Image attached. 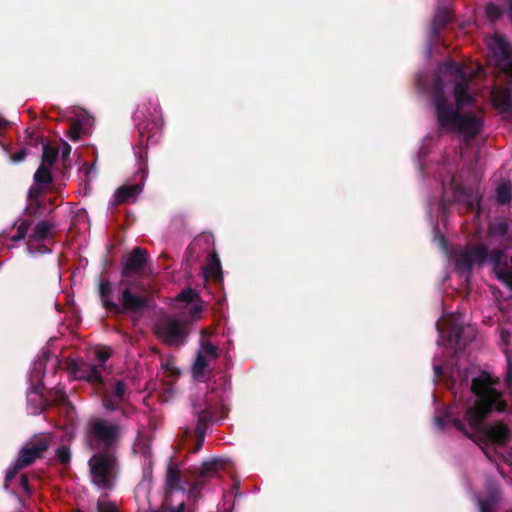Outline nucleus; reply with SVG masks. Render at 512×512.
<instances>
[{
    "instance_id": "f257e3e1",
    "label": "nucleus",
    "mask_w": 512,
    "mask_h": 512,
    "mask_svg": "<svg viewBox=\"0 0 512 512\" xmlns=\"http://www.w3.org/2000/svg\"><path fill=\"white\" fill-rule=\"evenodd\" d=\"M500 383L498 377L482 371L471 381L470 391L474 399L467 401L464 412L468 428L450 410L435 417L436 426L444 429L448 425H453L478 445L490 443L500 447L506 446L512 435L508 425L503 421L484 423L492 413H512V405L506 400V394L498 388Z\"/></svg>"
},
{
    "instance_id": "f03ea898",
    "label": "nucleus",
    "mask_w": 512,
    "mask_h": 512,
    "mask_svg": "<svg viewBox=\"0 0 512 512\" xmlns=\"http://www.w3.org/2000/svg\"><path fill=\"white\" fill-rule=\"evenodd\" d=\"M118 303L112 301V284L109 279L99 280L98 294L104 309L113 315H128L134 323L150 308L151 294L139 279L120 280Z\"/></svg>"
},
{
    "instance_id": "7ed1b4c3",
    "label": "nucleus",
    "mask_w": 512,
    "mask_h": 512,
    "mask_svg": "<svg viewBox=\"0 0 512 512\" xmlns=\"http://www.w3.org/2000/svg\"><path fill=\"white\" fill-rule=\"evenodd\" d=\"M455 271L461 276L469 277L475 267L491 264L499 280L512 285V255L506 259L505 249L489 250L484 244H467L454 252Z\"/></svg>"
},
{
    "instance_id": "20e7f679",
    "label": "nucleus",
    "mask_w": 512,
    "mask_h": 512,
    "mask_svg": "<svg viewBox=\"0 0 512 512\" xmlns=\"http://www.w3.org/2000/svg\"><path fill=\"white\" fill-rule=\"evenodd\" d=\"M122 434L123 429L118 423L97 417L87 423L85 441L91 450L116 452Z\"/></svg>"
},
{
    "instance_id": "39448f33",
    "label": "nucleus",
    "mask_w": 512,
    "mask_h": 512,
    "mask_svg": "<svg viewBox=\"0 0 512 512\" xmlns=\"http://www.w3.org/2000/svg\"><path fill=\"white\" fill-rule=\"evenodd\" d=\"M91 480L101 490H112L119 473L116 452H96L88 461Z\"/></svg>"
},
{
    "instance_id": "423d86ee",
    "label": "nucleus",
    "mask_w": 512,
    "mask_h": 512,
    "mask_svg": "<svg viewBox=\"0 0 512 512\" xmlns=\"http://www.w3.org/2000/svg\"><path fill=\"white\" fill-rule=\"evenodd\" d=\"M431 101L439 128L453 131L460 112L449 104L444 91V83L439 76L434 79Z\"/></svg>"
},
{
    "instance_id": "0eeeda50",
    "label": "nucleus",
    "mask_w": 512,
    "mask_h": 512,
    "mask_svg": "<svg viewBox=\"0 0 512 512\" xmlns=\"http://www.w3.org/2000/svg\"><path fill=\"white\" fill-rule=\"evenodd\" d=\"M440 71L449 73L455 76L458 80L454 85V96L457 109L473 105L475 98L469 93V82L471 77L464 71V69L455 61H447L440 66Z\"/></svg>"
},
{
    "instance_id": "6e6552de",
    "label": "nucleus",
    "mask_w": 512,
    "mask_h": 512,
    "mask_svg": "<svg viewBox=\"0 0 512 512\" xmlns=\"http://www.w3.org/2000/svg\"><path fill=\"white\" fill-rule=\"evenodd\" d=\"M154 332L168 346L184 344L188 335L185 323L173 316L162 317L156 323Z\"/></svg>"
},
{
    "instance_id": "1a4fd4ad",
    "label": "nucleus",
    "mask_w": 512,
    "mask_h": 512,
    "mask_svg": "<svg viewBox=\"0 0 512 512\" xmlns=\"http://www.w3.org/2000/svg\"><path fill=\"white\" fill-rule=\"evenodd\" d=\"M96 393L101 397L105 410L109 412L121 411L125 417L128 416V412L123 405L128 402L129 393L127 385L123 380H115L111 388H108L104 382L103 386H100Z\"/></svg>"
},
{
    "instance_id": "9d476101",
    "label": "nucleus",
    "mask_w": 512,
    "mask_h": 512,
    "mask_svg": "<svg viewBox=\"0 0 512 512\" xmlns=\"http://www.w3.org/2000/svg\"><path fill=\"white\" fill-rule=\"evenodd\" d=\"M149 262V254L142 247H135L133 250L125 254L121 261V280H131L133 276L149 275L151 271H147Z\"/></svg>"
},
{
    "instance_id": "9b49d317",
    "label": "nucleus",
    "mask_w": 512,
    "mask_h": 512,
    "mask_svg": "<svg viewBox=\"0 0 512 512\" xmlns=\"http://www.w3.org/2000/svg\"><path fill=\"white\" fill-rule=\"evenodd\" d=\"M51 444L48 434H35L26 441L19 451L18 459L26 467L32 465L37 459H41Z\"/></svg>"
},
{
    "instance_id": "f8f14e48",
    "label": "nucleus",
    "mask_w": 512,
    "mask_h": 512,
    "mask_svg": "<svg viewBox=\"0 0 512 512\" xmlns=\"http://www.w3.org/2000/svg\"><path fill=\"white\" fill-rule=\"evenodd\" d=\"M68 369L75 379L86 381L97 391L104 384L103 372L95 363L71 360Z\"/></svg>"
},
{
    "instance_id": "ddd939ff",
    "label": "nucleus",
    "mask_w": 512,
    "mask_h": 512,
    "mask_svg": "<svg viewBox=\"0 0 512 512\" xmlns=\"http://www.w3.org/2000/svg\"><path fill=\"white\" fill-rule=\"evenodd\" d=\"M489 47L493 56L497 58L499 70L512 77V51L507 39L504 36L495 35Z\"/></svg>"
},
{
    "instance_id": "4468645a",
    "label": "nucleus",
    "mask_w": 512,
    "mask_h": 512,
    "mask_svg": "<svg viewBox=\"0 0 512 512\" xmlns=\"http://www.w3.org/2000/svg\"><path fill=\"white\" fill-rule=\"evenodd\" d=\"M192 415L197 418L195 431L206 432L213 420L211 405L205 397H195L191 400Z\"/></svg>"
},
{
    "instance_id": "2eb2a0df",
    "label": "nucleus",
    "mask_w": 512,
    "mask_h": 512,
    "mask_svg": "<svg viewBox=\"0 0 512 512\" xmlns=\"http://www.w3.org/2000/svg\"><path fill=\"white\" fill-rule=\"evenodd\" d=\"M453 194L455 200L459 203L465 204L468 211L480 212L482 194L478 188L455 184L453 186Z\"/></svg>"
},
{
    "instance_id": "dca6fc26",
    "label": "nucleus",
    "mask_w": 512,
    "mask_h": 512,
    "mask_svg": "<svg viewBox=\"0 0 512 512\" xmlns=\"http://www.w3.org/2000/svg\"><path fill=\"white\" fill-rule=\"evenodd\" d=\"M146 174L145 171L142 173V177L139 183L132 185H122L114 193L113 199L110 201L111 206H119L124 203L135 201L137 196L141 194L144 187V180Z\"/></svg>"
},
{
    "instance_id": "f3484780",
    "label": "nucleus",
    "mask_w": 512,
    "mask_h": 512,
    "mask_svg": "<svg viewBox=\"0 0 512 512\" xmlns=\"http://www.w3.org/2000/svg\"><path fill=\"white\" fill-rule=\"evenodd\" d=\"M224 467L225 462L222 459L213 458L204 462L200 468L199 477L195 481L193 488L196 490L202 489L205 484V479L216 477Z\"/></svg>"
},
{
    "instance_id": "a211bd4d",
    "label": "nucleus",
    "mask_w": 512,
    "mask_h": 512,
    "mask_svg": "<svg viewBox=\"0 0 512 512\" xmlns=\"http://www.w3.org/2000/svg\"><path fill=\"white\" fill-rule=\"evenodd\" d=\"M481 128L482 122L475 114L460 113L453 131L475 137L480 132Z\"/></svg>"
},
{
    "instance_id": "6ab92c4d",
    "label": "nucleus",
    "mask_w": 512,
    "mask_h": 512,
    "mask_svg": "<svg viewBox=\"0 0 512 512\" xmlns=\"http://www.w3.org/2000/svg\"><path fill=\"white\" fill-rule=\"evenodd\" d=\"M165 487L166 494H171L176 490H183L181 486V471L178 467V464L172 459L167 464Z\"/></svg>"
},
{
    "instance_id": "aec40b11",
    "label": "nucleus",
    "mask_w": 512,
    "mask_h": 512,
    "mask_svg": "<svg viewBox=\"0 0 512 512\" xmlns=\"http://www.w3.org/2000/svg\"><path fill=\"white\" fill-rule=\"evenodd\" d=\"M512 98V91L509 87L494 86L491 90V101L494 108L503 112L508 108Z\"/></svg>"
},
{
    "instance_id": "412c9836",
    "label": "nucleus",
    "mask_w": 512,
    "mask_h": 512,
    "mask_svg": "<svg viewBox=\"0 0 512 512\" xmlns=\"http://www.w3.org/2000/svg\"><path fill=\"white\" fill-rule=\"evenodd\" d=\"M204 276L206 279H213L216 283H222L223 281L221 263L215 252L210 256V263L205 267Z\"/></svg>"
},
{
    "instance_id": "4be33fe9",
    "label": "nucleus",
    "mask_w": 512,
    "mask_h": 512,
    "mask_svg": "<svg viewBox=\"0 0 512 512\" xmlns=\"http://www.w3.org/2000/svg\"><path fill=\"white\" fill-rule=\"evenodd\" d=\"M52 205H53V203L50 200L44 201V200L40 199V200L29 201V204L26 207L25 211L29 216L38 218V217L45 215L46 213H51L54 210V208L53 207L49 208L48 206H52Z\"/></svg>"
},
{
    "instance_id": "5701e85b",
    "label": "nucleus",
    "mask_w": 512,
    "mask_h": 512,
    "mask_svg": "<svg viewBox=\"0 0 512 512\" xmlns=\"http://www.w3.org/2000/svg\"><path fill=\"white\" fill-rule=\"evenodd\" d=\"M55 225L49 221L38 222L32 230L30 240L35 242H42L46 240L50 235Z\"/></svg>"
},
{
    "instance_id": "b1692460",
    "label": "nucleus",
    "mask_w": 512,
    "mask_h": 512,
    "mask_svg": "<svg viewBox=\"0 0 512 512\" xmlns=\"http://www.w3.org/2000/svg\"><path fill=\"white\" fill-rule=\"evenodd\" d=\"M495 199L499 205L510 203L512 199V186L510 182H502L498 185L496 188Z\"/></svg>"
},
{
    "instance_id": "393cba45",
    "label": "nucleus",
    "mask_w": 512,
    "mask_h": 512,
    "mask_svg": "<svg viewBox=\"0 0 512 512\" xmlns=\"http://www.w3.org/2000/svg\"><path fill=\"white\" fill-rule=\"evenodd\" d=\"M209 358L204 353H198L196 360L192 366L193 377L197 380L204 378V372L209 366Z\"/></svg>"
},
{
    "instance_id": "a878e982",
    "label": "nucleus",
    "mask_w": 512,
    "mask_h": 512,
    "mask_svg": "<svg viewBox=\"0 0 512 512\" xmlns=\"http://www.w3.org/2000/svg\"><path fill=\"white\" fill-rule=\"evenodd\" d=\"M509 232V224L505 220H498L489 224L488 236L494 237H505Z\"/></svg>"
},
{
    "instance_id": "bb28decb",
    "label": "nucleus",
    "mask_w": 512,
    "mask_h": 512,
    "mask_svg": "<svg viewBox=\"0 0 512 512\" xmlns=\"http://www.w3.org/2000/svg\"><path fill=\"white\" fill-rule=\"evenodd\" d=\"M506 358V371L504 376L506 391L503 392L506 394V400L512 405V358L508 353L506 354Z\"/></svg>"
},
{
    "instance_id": "cd10ccee",
    "label": "nucleus",
    "mask_w": 512,
    "mask_h": 512,
    "mask_svg": "<svg viewBox=\"0 0 512 512\" xmlns=\"http://www.w3.org/2000/svg\"><path fill=\"white\" fill-rule=\"evenodd\" d=\"M34 182L37 184L48 185L52 182L53 177L50 171V167L41 165L38 167L36 172L34 173Z\"/></svg>"
},
{
    "instance_id": "c85d7f7f",
    "label": "nucleus",
    "mask_w": 512,
    "mask_h": 512,
    "mask_svg": "<svg viewBox=\"0 0 512 512\" xmlns=\"http://www.w3.org/2000/svg\"><path fill=\"white\" fill-rule=\"evenodd\" d=\"M58 149L52 147L50 144H43L42 162L41 165L51 167L58 157Z\"/></svg>"
},
{
    "instance_id": "c756f323",
    "label": "nucleus",
    "mask_w": 512,
    "mask_h": 512,
    "mask_svg": "<svg viewBox=\"0 0 512 512\" xmlns=\"http://www.w3.org/2000/svg\"><path fill=\"white\" fill-rule=\"evenodd\" d=\"M498 502L499 498L497 494L490 495L485 499H480L478 501L479 512H495L497 509Z\"/></svg>"
},
{
    "instance_id": "7c9ffc66",
    "label": "nucleus",
    "mask_w": 512,
    "mask_h": 512,
    "mask_svg": "<svg viewBox=\"0 0 512 512\" xmlns=\"http://www.w3.org/2000/svg\"><path fill=\"white\" fill-rule=\"evenodd\" d=\"M55 456L59 464L68 467L71 463V449L67 445L58 447L55 451Z\"/></svg>"
},
{
    "instance_id": "2f4dec72",
    "label": "nucleus",
    "mask_w": 512,
    "mask_h": 512,
    "mask_svg": "<svg viewBox=\"0 0 512 512\" xmlns=\"http://www.w3.org/2000/svg\"><path fill=\"white\" fill-rule=\"evenodd\" d=\"M31 222L27 219L22 220L17 226L16 234L11 237L12 242L24 240L27 236Z\"/></svg>"
},
{
    "instance_id": "473e14b6",
    "label": "nucleus",
    "mask_w": 512,
    "mask_h": 512,
    "mask_svg": "<svg viewBox=\"0 0 512 512\" xmlns=\"http://www.w3.org/2000/svg\"><path fill=\"white\" fill-rule=\"evenodd\" d=\"M25 467H26L25 465H22L20 463V460L18 458L16 459L15 463L9 467V469L6 472L5 482H4V487L6 489L8 488L9 483L16 477L17 473Z\"/></svg>"
},
{
    "instance_id": "72a5a7b5",
    "label": "nucleus",
    "mask_w": 512,
    "mask_h": 512,
    "mask_svg": "<svg viewBox=\"0 0 512 512\" xmlns=\"http://www.w3.org/2000/svg\"><path fill=\"white\" fill-rule=\"evenodd\" d=\"M112 350L107 347L103 349H98L95 352L96 359L99 361L98 364H96L102 371H106V361L111 357Z\"/></svg>"
},
{
    "instance_id": "f704fd0d",
    "label": "nucleus",
    "mask_w": 512,
    "mask_h": 512,
    "mask_svg": "<svg viewBox=\"0 0 512 512\" xmlns=\"http://www.w3.org/2000/svg\"><path fill=\"white\" fill-rule=\"evenodd\" d=\"M81 131H82V123L80 120H74L68 131H67V137L73 141V142H77L80 140V136H81Z\"/></svg>"
},
{
    "instance_id": "c9c22d12",
    "label": "nucleus",
    "mask_w": 512,
    "mask_h": 512,
    "mask_svg": "<svg viewBox=\"0 0 512 512\" xmlns=\"http://www.w3.org/2000/svg\"><path fill=\"white\" fill-rule=\"evenodd\" d=\"M198 298V293L191 288L182 290L175 298L177 302L193 303Z\"/></svg>"
},
{
    "instance_id": "e433bc0d",
    "label": "nucleus",
    "mask_w": 512,
    "mask_h": 512,
    "mask_svg": "<svg viewBox=\"0 0 512 512\" xmlns=\"http://www.w3.org/2000/svg\"><path fill=\"white\" fill-rule=\"evenodd\" d=\"M97 512H121L115 502L98 500L96 503Z\"/></svg>"
},
{
    "instance_id": "4c0bfd02",
    "label": "nucleus",
    "mask_w": 512,
    "mask_h": 512,
    "mask_svg": "<svg viewBox=\"0 0 512 512\" xmlns=\"http://www.w3.org/2000/svg\"><path fill=\"white\" fill-rule=\"evenodd\" d=\"M485 12H486L487 17L492 21L500 19L503 14L502 9L499 6H497L496 4L491 3V2L486 4Z\"/></svg>"
},
{
    "instance_id": "58836bf2",
    "label": "nucleus",
    "mask_w": 512,
    "mask_h": 512,
    "mask_svg": "<svg viewBox=\"0 0 512 512\" xmlns=\"http://www.w3.org/2000/svg\"><path fill=\"white\" fill-rule=\"evenodd\" d=\"M198 353H204L210 360H216L219 356L217 347L210 342H204Z\"/></svg>"
},
{
    "instance_id": "ea45409f",
    "label": "nucleus",
    "mask_w": 512,
    "mask_h": 512,
    "mask_svg": "<svg viewBox=\"0 0 512 512\" xmlns=\"http://www.w3.org/2000/svg\"><path fill=\"white\" fill-rule=\"evenodd\" d=\"M44 186L45 185L43 184H37L34 182L28 190V201L40 200L41 195L44 193Z\"/></svg>"
},
{
    "instance_id": "a19ab883",
    "label": "nucleus",
    "mask_w": 512,
    "mask_h": 512,
    "mask_svg": "<svg viewBox=\"0 0 512 512\" xmlns=\"http://www.w3.org/2000/svg\"><path fill=\"white\" fill-rule=\"evenodd\" d=\"M169 494H166L165 500L163 503L162 512H184L185 503L181 502L178 506L174 507L169 503Z\"/></svg>"
},
{
    "instance_id": "79ce46f5",
    "label": "nucleus",
    "mask_w": 512,
    "mask_h": 512,
    "mask_svg": "<svg viewBox=\"0 0 512 512\" xmlns=\"http://www.w3.org/2000/svg\"><path fill=\"white\" fill-rule=\"evenodd\" d=\"M27 156V149L25 147H21L17 152L10 154V160L14 163L22 162Z\"/></svg>"
},
{
    "instance_id": "37998d69",
    "label": "nucleus",
    "mask_w": 512,
    "mask_h": 512,
    "mask_svg": "<svg viewBox=\"0 0 512 512\" xmlns=\"http://www.w3.org/2000/svg\"><path fill=\"white\" fill-rule=\"evenodd\" d=\"M206 432L202 431H195L196 436V444L195 447L192 449V452L196 453L199 452L203 446L204 439H205Z\"/></svg>"
},
{
    "instance_id": "c03bdc74",
    "label": "nucleus",
    "mask_w": 512,
    "mask_h": 512,
    "mask_svg": "<svg viewBox=\"0 0 512 512\" xmlns=\"http://www.w3.org/2000/svg\"><path fill=\"white\" fill-rule=\"evenodd\" d=\"M20 486L25 491L27 495L31 494V488L29 486L28 476L26 474H21L20 476Z\"/></svg>"
},
{
    "instance_id": "a18cd8bd",
    "label": "nucleus",
    "mask_w": 512,
    "mask_h": 512,
    "mask_svg": "<svg viewBox=\"0 0 512 512\" xmlns=\"http://www.w3.org/2000/svg\"><path fill=\"white\" fill-rule=\"evenodd\" d=\"M32 396H34L37 399V401H39L40 405H44V398L38 388L34 387L28 394L29 402L32 400Z\"/></svg>"
},
{
    "instance_id": "49530a36",
    "label": "nucleus",
    "mask_w": 512,
    "mask_h": 512,
    "mask_svg": "<svg viewBox=\"0 0 512 512\" xmlns=\"http://www.w3.org/2000/svg\"><path fill=\"white\" fill-rule=\"evenodd\" d=\"M481 450L483 451V453L485 454V456L487 457V459L489 461H491V462L494 461V453H495L494 449L485 447V446H481Z\"/></svg>"
},
{
    "instance_id": "de8ad7c7",
    "label": "nucleus",
    "mask_w": 512,
    "mask_h": 512,
    "mask_svg": "<svg viewBox=\"0 0 512 512\" xmlns=\"http://www.w3.org/2000/svg\"><path fill=\"white\" fill-rule=\"evenodd\" d=\"M67 399L66 393L63 390H56L55 392V401L59 403H64Z\"/></svg>"
},
{
    "instance_id": "09e8293b",
    "label": "nucleus",
    "mask_w": 512,
    "mask_h": 512,
    "mask_svg": "<svg viewBox=\"0 0 512 512\" xmlns=\"http://www.w3.org/2000/svg\"><path fill=\"white\" fill-rule=\"evenodd\" d=\"M510 332L508 330L503 329L500 334L501 341L504 345L508 346L510 342Z\"/></svg>"
},
{
    "instance_id": "8fccbe9b",
    "label": "nucleus",
    "mask_w": 512,
    "mask_h": 512,
    "mask_svg": "<svg viewBox=\"0 0 512 512\" xmlns=\"http://www.w3.org/2000/svg\"><path fill=\"white\" fill-rule=\"evenodd\" d=\"M197 239H195L186 249L185 254L192 257L196 252Z\"/></svg>"
},
{
    "instance_id": "3c124183",
    "label": "nucleus",
    "mask_w": 512,
    "mask_h": 512,
    "mask_svg": "<svg viewBox=\"0 0 512 512\" xmlns=\"http://www.w3.org/2000/svg\"><path fill=\"white\" fill-rule=\"evenodd\" d=\"M202 312V307L200 305H193L190 310V313L194 319H198L200 317V313Z\"/></svg>"
},
{
    "instance_id": "603ef678",
    "label": "nucleus",
    "mask_w": 512,
    "mask_h": 512,
    "mask_svg": "<svg viewBox=\"0 0 512 512\" xmlns=\"http://www.w3.org/2000/svg\"><path fill=\"white\" fill-rule=\"evenodd\" d=\"M70 153H71V146L69 144L65 143L63 146V149H62V157L66 158L70 155Z\"/></svg>"
},
{
    "instance_id": "864d4df0",
    "label": "nucleus",
    "mask_w": 512,
    "mask_h": 512,
    "mask_svg": "<svg viewBox=\"0 0 512 512\" xmlns=\"http://www.w3.org/2000/svg\"><path fill=\"white\" fill-rule=\"evenodd\" d=\"M434 373L437 377L441 376L443 373V369L441 366L435 365L434 366Z\"/></svg>"
},
{
    "instance_id": "5fc2aeb1",
    "label": "nucleus",
    "mask_w": 512,
    "mask_h": 512,
    "mask_svg": "<svg viewBox=\"0 0 512 512\" xmlns=\"http://www.w3.org/2000/svg\"><path fill=\"white\" fill-rule=\"evenodd\" d=\"M502 113H512V102L508 104V108L505 109Z\"/></svg>"
},
{
    "instance_id": "6e6d98bb",
    "label": "nucleus",
    "mask_w": 512,
    "mask_h": 512,
    "mask_svg": "<svg viewBox=\"0 0 512 512\" xmlns=\"http://www.w3.org/2000/svg\"><path fill=\"white\" fill-rule=\"evenodd\" d=\"M506 5L508 6V10L512 9V0H504Z\"/></svg>"
},
{
    "instance_id": "4d7b16f0",
    "label": "nucleus",
    "mask_w": 512,
    "mask_h": 512,
    "mask_svg": "<svg viewBox=\"0 0 512 512\" xmlns=\"http://www.w3.org/2000/svg\"><path fill=\"white\" fill-rule=\"evenodd\" d=\"M508 19L512 23V9L508 10Z\"/></svg>"
},
{
    "instance_id": "13d9d810",
    "label": "nucleus",
    "mask_w": 512,
    "mask_h": 512,
    "mask_svg": "<svg viewBox=\"0 0 512 512\" xmlns=\"http://www.w3.org/2000/svg\"><path fill=\"white\" fill-rule=\"evenodd\" d=\"M37 140H39V141L41 142V144H45V143H44V141H43V139H41V138H37Z\"/></svg>"
},
{
    "instance_id": "bf43d9fd",
    "label": "nucleus",
    "mask_w": 512,
    "mask_h": 512,
    "mask_svg": "<svg viewBox=\"0 0 512 512\" xmlns=\"http://www.w3.org/2000/svg\"><path fill=\"white\" fill-rule=\"evenodd\" d=\"M37 140H39V141L41 142V144H45V143H44V141H43V139H41V138H37Z\"/></svg>"
},
{
    "instance_id": "052dcab7",
    "label": "nucleus",
    "mask_w": 512,
    "mask_h": 512,
    "mask_svg": "<svg viewBox=\"0 0 512 512\" xmlns=\"http://www.w3.org/2000/svg\"><path fill=\"white\" fill-rule=\"evenodd\" d=\"M74 512H82V511H81L80 509H77V510H76V511H74Z\"/></svg>"
},
{
    "instance_id": "680f3d73",
    "label": "nucleus",
    "mask_w": 512,
    "mask_h": 512,
    "mask_svg": "<svg viewBox=\"0 0 512 512\" xmlns=\"http://www.w3.org/2000/svg\"><path fill=\"white\" fill-rule=\"evenodd\" d=\"M510 288H512V285H508Z\"/></svg>"
}]
</instances>
